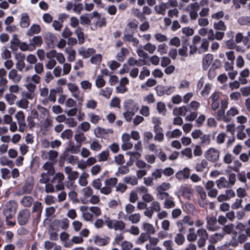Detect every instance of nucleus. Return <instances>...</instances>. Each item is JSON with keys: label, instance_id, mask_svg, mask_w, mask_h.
I'll return each mask as SVG.
<instances>
[{"label": "nucleus", "instance_id": "4d7b16f0", "mask_svg": "<svg viewBox=\"0 0 250 250\" xmlns=\"http://www.w3.org/2000/svg\"><path fill=\"white\" fill-rule=\"evenodd\" d=\"M4 99L9 105H12L14 104L17 96L12 93H7L4 96Z\"/></svg>", "mask_w": 250, "mask_h": 250}, {"label": "nucleus", "instance_id": "f8f14e48", "mask_svg": "<svg viewBox=\"0 0 250 250\" xmlns=\"http://www.w3.org/2000/svg\"><path fill=\"white\" fill-rule=\"evenodd\" d=\"M33 181L32 178H28L23 187L22 191L17 192V195H21L23 193H30L33 188Z\"/></svg>", "mask_w": 250, "mask_h": 250}, {"label": "nucleus", "instance_id": "603ef678", "mask_svg": "<svg viewBox=\"0 0 250 250\" xmlns=\"http://www.w3.org/2000/svg\"><path fill=\"white\" fill-rule=\"evenodd\" d=\"M200 139L202 145H209L210 144L211 138L209 134H203Z\"/></svg>", "mask_w": 250, "mask_h": 250}, {"label": "nucleus", "instance_id": "bb28decb", "mask_svg": "<svg viewBox=\"0 0 250 250\" xmlns=\"http://www.w3.org/2000/svg\"><path fill=\"white\" fill-rule=\"evenodd\" d=\"M65 52L68 55L67 57L68 62H73L75 60L76 51L71 47H67L64 50Z\"/></svg>", "mask_w": 250, "mask_h": 250}, {"label": "nucleus", "instance_id": "20e7f679", "mask_svg": "<svg viewBox=\"0 0 250 250\" xmlns=\"http://www.w3.org/2000/svg\"><path fill=\"white\" fill-rule=\"evenodd\" d=\"M67 87L72 96L76 99L79 103H82L83 101V94L81 93L80 89L76 84L69 83L67 84Z\"/></svg>", "mask_w": 250, "mask_h": 250}, {"label": "nucleus", "instance_id": "cd10ccee", "mask_svg": "<svg viewBox=\"0 0 250 250\" xmlns=\"http://www.w3.org/2000/svg\"><path fill=\"white\" fill-rule=\"evenodd\" d=\"M182 134V132L179 129H175L172 131H168L166 133V136L168 138H177Z\"/></svg>", "mask_w": 250, "mask_h": 250}, {"label": "nucleus", "instance_id": "39448f33", "mask_svg": "<svg viewBox=\"0 0 250 250\" xmlns=\"http://www.w3.org/2000/svg\"><path fill=\"white\" fill-rule=\"evenodd\" d=\"M219 155V151L218 149L210 147L205 151L204 156L209 161L215 162L218 160Z\"/></svg>", "mask_w": 250, "mask_h": 250}, {"label": "nucleus", "instance_id": "13d9d810", "mask_svg": "<svg viewBox=\"0 0 250 250\" xmlns=\"http://www.w3.org/2000/svg\"><path fill=\"white\" fill-rule=\"evenodd\" d=\"M8 80L6 78H0V97H1L5 91Z\"/></svg>", "mask_w": 250, "mask_h": 250}, {"label": "nucleus", "instance_id": "ea45409f", "mask_svg": "<svg viewBox=\"0 0 250 250\" xmlns=\"http://www.w3.org/2000/svg\"><path fill=\"white\" fill-rule=\"evenodd\" d=\"M123 181L126 184H130L132 186H135L138 184L137 178L135 176L125 177Z\"/></svg>", "mask_w": 250, "mask_h": 250}, {"label": "nucleus", "instance_id": "8fccbe9b", "mask_svg": "<svg viewBox=\"0 0 250 250\" xmlns=\"http://www.w3.org/2000/svg\"><path fill=\"white\" fill-rule=\"evenodd\" d=\"M64 179V175L62 173L58 172L52 178L51 182L52 183H55V182H57V183H63V181Z\"/></svg>", "mask_w": 250, "mask_h": 250}, {"label": "nucleus", "instance_id": "a211bd4d", "mask_svg": "<svg viewBox=\"0 0 250 250\" xmlns=\"http://www.w3.org/2000/svg\"><path fill=\"white\" fill-rule=\"evenodd\" d=\"M125 41L131 42L132 45L136 47L139 43V41L136 38H134L132 34L125 33L123 37Z\"/></svg>", "mask_w": 250, "mask_h": 250}, {"label": "nucleus", "instance_id": "f03ea898", "mask_svg": "<svg viewBox=\"0 0 250 250\" xmlns=\"http://www.w3.org/2000/svg\"><path fill=\"white\" fill-rule=\"evenodd\" d=\"M104 222L109 229L123 231L125 227V223L122 220L111 219L109 217L104 216Z\"/></svg>", "mask_w": 250, "mask_h": 250}, {"label": "nucleus", "instance_id": "e433bc0d", "mask_svg": "<svg viewBox=\"0 0 250 250\" xmlns=\"http://www.w3.org/2000/svg\"><path fill=\"white\" fill-rule=\"evenodd\" d=\"M216 184L219 189L227 188L229 187L227 180L223 177L220 178L216 181Z\"/></svg>", "mask_w": 250, "mask_h": 250}, {"label": "nucleus", "instance_id": "aec40b11", "mask_svg": "<svg viewBox=\"0 0 250 250\" xmlns=\"http://www.w3.org/2000/svg\"><path fill=\"white\" fill-rule=\"evenodd\" d=\"M224 236V232L215 233L210 236L209 241L211 244H215L218 241L222 240Z\"/></svg>", "mask_w": 250, "mask_h": 250}, {"label": "nucleus", "instance_id": "6e6552de", "mask_svg": "<svg viewBox=\"0 0 250 250\" xmlns=\"http://www.w3.org/2000/svg\"><path fill=\"white\" fill-rule=\"evenodd\" d=\"M123 107L125 110L131 111L134 112H136L139 109L138 104L131 99L124 101Z\"/></svg>", "mask_w": 250, "mask_h": 250}, {"label": "nucleus", "instance_id": "72a5a7b5", "mask_svg": "<svg viewBox=\"0 0 250 250\" xmlns=\"http://www.w3.org/2000/svg\"><path fill=\"white\" fill-rule=\"evenodd\" d=\"M34 202L33 198L30 196H24L22 198L20 202L24 207H30Z\"/></svg>", "mask_w": 250, "mask_h": 250}, {"label": "nucleus", "instance_id": "69168bd1", "mask_svg": "<svg viewBox=\"0 0 250 250\" xmlns=\"http://www.w3.org/2000/svg\"><path fill=\"white\" fill-rule=\"evenodd\" d=\"M182 192L184 197L189 199L190 195L193 193V190L188 187H184L182 188Z\"/></svg>", "mask_w": 250, "mask_h": 250}, {"label": "nucleus", "instance_id": "473e14b6", "mask_svg": "<svg viewBox=\"0 0 250 250\" xmlns=\"http://www.w3.org/2000/svg\"><path fill=\"white\" fill-rule=\"evenodd\" d=\"M109 156V151L108 150L101 152L97 155L98 161L99 162H105L108 160Z\"/></svg>", "mask_w": 250, "mask_h": 250}, {"label": "nucleus", "instance_id": "7ed1b4c3", "mask_svg": "<svg viewBox=\"0 0 250 250\" xmlns=\"http://www.w3.org/2000/svg\"><path fill=\"white\" fill-rule=\"evenodd\" d=\"M40 81V76L37 74H34L32 76H27L25 79L26 89L29 92H34L36 89V84L39 83Z\"/></svg>", "mask_w": 250, "mask_h": 250}, {"label": "nucleus", "instance_id": "3c124183", "mask_svg": "<svg viewBox=\"0 0 250 250\" xmlns=\"http://www.w3.org/2000/svg\"><path fill=\"white\" fill-rule=\"evenodd\" d=\"M188 108L185 106H181L174 110L173 112L175 115L185 116L188 112Z\"/></svg>", "mask_w": 250, "mask_h": 250}, {"label": "nucleus", "instance_id": "b1692460", "mask_svg": "<svg viewBox=\"0 0 250 250\" xmlns=\"http://www.w3.org/2000/svg\"><path fill=\"white\" fill-rule=\"evenodd\" d=\"M44 119V120L40 121V126L42 129L46 130L49 126L51 125L52 120L51 116L46 117Z\"/></svg>", "mask_w": 250, "mask_h": 250}, {"label": "nucleus", "instance_id": "2eb2a0df", "mask_svg": "<svg viewBox=\"0 0 250 250\" xmlns=\"http://www.w3.org/2000/svg\"><path fill=\"white\" fill-rule=\"evenodd\" d=\"M142 229L144 230L145 233L148 235H153L156 232L155 227L149 223L143 222L142 223Z\"/></svg>", "mask_w": 250, "mask_h": 250}, {"label": "nucleus", "instance_id": "bf43d9fd", "mask_svg": "<svg viewBox=\"0 0 250 250\" xmlns=\"http://www.w3.org/2000/svg\"><path fill=\"white\" fill-rule=\"evenodd\" d=\"M217 119L218 120H222L225 122H228L229 121V118L225 115V110L220 109L217 113Z\"/></svg>", "mask_w": 250, "mask_h": 250}, {"label": "nucleus", "instance_id": "ddd939ff", "mask_svg": "<svg viewBox=\"0 0 250 250\" xmlns=\"http://www.w3.org/2000/svg\"><path fill=\"white\" fill-rule=\"evenodd\" d=\"M96 51L92 48H85L82 47L78 50L79 54L83 58H87L95 53Z\"/></svg>", "mask_w": 250, "mask_h": 250}, {"label": "nucleus", "instance_id": "79ce46f5", "mask_svg": "<svg viewBox=\"0 0 250 250\" xmlns=\"http://www.w3.org/2000/svg\"><path fill=\"white\" fill-rule=\"evenodd\" d=\"M74 139L75 141L78 144L77 147H79L81 146L82 142H84L86 140V138L84 137V134L79 131H77L74 136Z\"/></svg>", "mask_w": 250, "mask_h": 250}, {"label": "nucleus", "instance_id": "4be33fe9", "mask_svg": "<svg viewBox=\"0 0 250 250\" xmlns=\"http://www.w3.org/2000/svg\"><path fill=\"white\" fill-rule=\"evenodd\" d=\"M17 207V204L15 201H10L5 204L4 209L8 211H11L12 214H15Z\"/></svg>", "mask_w": 250, "mask_h": 250}, {"label": "nucleus", "instance_id": "5fc2aeb1", "mask_svg": "<svg viewBox=\"0 0 250 250\" xmlns=\"http://www.w3.org/2000/svg\"><path fill=\"white\" fill-rule=\"evenodd\" d=\"M112 91L111 88L106 87L99 91V95H102L107 99H109L111 94Z\"/></svg>", "mask_w": 250, "mask_h": 250}, {"label": "nucleus", "instance_id": "4468645a", "mask_svg": "<svg viewBox=\"0 0 250 250\" xmlns=\"http://www.w3.org/2000/svg\"><path fill=\"white\" fill-rule=\"evenodd\" d=\"M20 25L22 28H27L30 23L29 16L26 13H22L21 15Z\"/></svg>", "mask_w": 250, "mask_h": 250}, {"label": "nucleus", "instance_id": "dca6fc26", "mask_svg": "<svg viewBox=\"0 0 250 250\" xmlns=\"http://www.w3.org/2000/svg\"><path fill=\"white\" fill-rule=\"evenodd\" d=\"M64 172L67 175V178L70 180H75L79 175L78 172L73 171L72 168L70 167H64Z\"/></svg>", "mask_w": 250, "mask_h": 250}, {"label": "nucleus", "instance_id": "0eeeda50", "mask_svg": "<svg viewBox=\"0 0 250 250\" xmlns=\"http://www.w3.org/2000/svg\"><path fill=\"white\" fill-rule=\"evenodd\" d=\"M30 216V212L29 210L23 209L18 214V222L21 226L25 225L28 222Z\"/></svg>", "mask_w": 250, "mask_h": 250}, {"label": "nucleus", "instance_id": "f257e3e1", "mask_svg": "<svg viewBox=\"0 0 250 250\" xmlns=\"http://www.w3.org/2000/svg\"><path fill=\"white\" fill-rule=\"evenodd\" d=\"M46 57L48 61L45 66L48 69H52L56 65L57 61L62 64L65 62V58L62 53L57 52L55 50H51L46 53Z\"/></svg>", "mask_w": 250, "mask_h": 250}, {"label": "nucleus", "instance_id": "1a4fd4ad", "mask_svg": "<svg viewBox=\"0 0 250 250\" xmlns=\"http://www.w3.org/2000/svg\"><path fill=\"white\" fill-rule=\"evenodd\" d=\"M207 220V228L211 231H215L218 229L219 227L217 226V219L214 216H207L206 217Z\"/></svg>", "mask_w": 250, "mask_h": 250}, {"label": "nucleus", "instance_id": "f704fd0d", "mask_svg": "<svg viewBox=\"0 0 250 250\" xmlns=\"http://www.w3.org/2000/svg\"><path fill=\"white\" fill-rule=\"evenodd\" d=\"M141 214L139 213H132L128 215L127 220L132 224H137L141 220Z\"/></svg>", "mask_w": 250, "mask_h": 250}, {"label": "nucleus", "instance_id": "a19ab883", "mask_svg": "<svg viewBox=\"0 0 250 250\" xmlns=\"http://www.w3.org/2000/svg\"><path fill=\"white\" fill-rule=\"evenodd\" d=\"M148 234L145 232H142L135 241V243L137 245H142L148 240Z\"/></svg>", "mask_w": 250, "mask_h": 250}, {"label": "nucleus", "instance_id": "393cba45", "mask_svg": "<svg viewBox=\"0 0 250 250\" xmlns=\"http://www.w3.org/2000/svg\"><path fill=\"white\" fill-rule=\"evenodd\" d=\"M46 155H48L49 159L53 163L54 162H55L58 154L57 151L51 150L48 152H43L42 154V157L44 159H46Z\"/></svg>", "mask_w": 250, "mask_h": 250}, {"label": "nucleus", "instance_id": "412c9836", "mask_svg": "<svg viewBox=\"0 0 250 250\" xmlns=\"http://www.w3.org/2000/svg\"><path fill=\"white\" fill-rule=\"evenodd\" d=\"M37 108L40 113V116H38V115H37L36 117L39 120L50 116L48 110L45 108L43 107L40 105H37Z\"/></svg>", "mask_w": 250, "mask_h": 250}, {"label": "nucleus", "instance_id": "680f3d73", "mask_svg": "<svg viewBox=\"0 0 250 250\" xmlns=\"http://www.w3.org/2000/svg\"><path fill=\"white\" fill-rule=\"evenodd\" d=\"M237 22L241 25H248L250 24V19L248 16H242L238 19Z\"/></svg>", "mask_w": 250, "mask_h": 250}, {"label": "nucleus", "instance_id": "423d86ee", "mask_svg": "<svg viewBox=\"0 0 250 250\" xmlns=\"http://www.w3.org/2000/svg\"><path fill=\"white\" fill-rule=\"evenodd\" d=\"M199 9V5L197 2L190 3L186 8V11L189 13V17L191 20L197 19L198 16L197 12Z\"/></svg>", "mask_w": 250, "mask_h": 250}, {"label": "nucleus", "instance_id": "2f4dec72", "mask_svg": "<svg viewBox=\"0 0 250 250\" xmlns=\"http://www.w3.org/2000/svg\"><path fill=\"white\" fill-rule=\"evenodd\" d=\"M41 31V27L39 25L34 24L27 30L26 35L31 36L34 34H38Z\"/></svg>", "mask_w": 250, "mask_h": 250}, {"label": "nucleus", "instance_id": "6ab92c4d", "mask_svg": "<svg viewBox=\"0 0 250 250\" xmlns=\"http://www.w3.org/2000/svg\"><path fill=\"white\" fill-rule=\"evenodd\" d=\"M167 9V3L165 2H161L159 4L156 5L154 6V10L156 13L163 16L165 15Z\"/></svg>", "mask_w": 250, "mask_h": 250}, {"label": "nucleus", "instance_id": "c9c22d12", "mask_svg": "<svg viewBox=\"0 0 250 250\" xmlns=\"http://www.w3.org/2000/svg\"><path fill=\"white\" fill-rule=\"evenodd\" d=\"M183 233L178 232L174 237V242L178 246L183 245L186 241L185 237Z\"/></svg>", "mask_w": 250, "mask_h": 250}, {"label": "nucleus", "instance_id": "5701e85b", "mask_svg": "<svg viewBox=\"0 0 250 250\" xmlns=\"http://www.w3.org/2000/svg\"><path fill=\"white\" fill-rule=\"evenodd\" d=\"M155 133L154 140L159 142H162L164 140V134L163 133L162 128H155L154 129Z\"/></svg>", "mask_w": 250, "mask_h": 250}, {"label": "nucleus", "instance_id": "c756f323", "mask_svg": "<svg viewBox=\"0 0 250 250\" xmlns=\"http://www.w3.org/2000/svg\"><path fill=\"white\" fill-rule=\"evenodd\" d=\"M75 33L77 37L79 43L80 44L83 43L84 42V38L83 33V29L80 26L76 27V29L75 30Z\"/></svg>", "mask_w": 250, "mask_h": 250}, {"label": "nucleus", "instance_id": "774afa93", "mask_svg": "<svg viewBox=\"0 0 250 250\" xmlns=\"http://www.w3.org/2000/svg\"><path fill=\"white\" fill-rule=\"evenodd\" d=\"M173 242L171 240H166L163 242V246L166 250H174Z\"/></svg>", "mask_w": 250, "mask_h": 250}, {"label": "nucleus", "instance_id": "e2e57ef3", "mask_svg": "<svg viewBox=\"0 0 250 250\" xmlns=\"http://www.w3.org/2000/svg\"><path fill=\"white\" fill-rule=\"evenodd\" d=\"M207 166V161L206 160H202L200 163L196 164L195 169L198 172H202Z\"/></svg>", "mask_w": 250, "mask_h": 250}, {"label": "nucleus", "instance_id": "c85d7f7f", "mask_svg": "<svg viewBox=\"0 0 250 250\" xmlns=\"http://www.w3.org/2000/svg\"><path fill=\"white\" fill-rule=\"evenodd\" d=\"M61 229H66L69 227V221L66 218H62L60 220H56L54 221Z\"/></svg>", "mask_w": 250, "mask_h": 250}, {"label": "nucleus", "instance_id": "6e6d98bb", "mask_svg": "<svg viewBox=\"0 0 250 250\" xmlns=\"http://www.w3.org/2000/svg\"><path fill=\"white\" fill-rule=\"evenodd\" d=\"M164 207L166 208H170L175 206V203L173 200V198L169 195L165 199Z\"/></svg>", "mask_w": 250, "mask_h": 250}, {"label": "nucleus", "instance_id": "37998d69", "mask_svg": "<svg viewBox=\"0 0 250 250\" xmlns=\"http://www.w3.org/2000/svg\"><path fill=\"white\" fill-rule=\"evenodd\" d=\"M171 185L169 183L163 182L158 185L156 189V191L166 192L171 188Z\"/></svg>", "mask_w": 250, "mask_h": 250}, {"label": "nucleus", "instance_id": "338daca9", "mask_svg": "<svg viewBox=\"0 0 250 250\" xmlns=\"http://www.w3.org/2000/svg\"><path fill=\"white\" fill-rule=\"evenodd\" d=\"M117 182L118 180L116 178H110L104 181V185L112 189V188L117 184Z\"/></svg>", "mask_w": 250, "mask_h": 250}, {"label": "nucleus", "instance_id": "a18cd8bd", "mask_svg": "<svg viewBox=\"0 0 250 250\" xmlns=\"http://www.w3.org/2000/svg\"><path fill=\"white\" fill-rule=\"evenodd\" d=\"M43 168L49 175H54L55 170L53 166L52 162H46L43 166Z\"/></svg>", "mask_w": 250, "mask_h": 250}, {"label": "nucleus", "instance_id": "58836bf2", "mask_svg": "<svg viewBox=\"0 0 250 250\" xmlns=\"http://www.w3.org/2000/svg\"><path fill=\"white\" fill-rule=\"evenodd\" d=\"M30 43L34 47V49L36 46H40L42 44V40L40 36H37L33 37L30 40Z\"/></svg>", "mask_w": 250, "mask_h": 250}, {"label": "nucleus", "instance_id": "09e8293b", "mask_svg": "<svg viewBox=\"0 0 250 250\" xmlns=\"http://www.w3.org/2000/svg\"><path fill=\"white\" fill-rule=\"evenodd\" d=\"M213 27L216 30L223 31H226L227 29V26H226L224 22L221 20L214 22Z\"/></svg>", "mask_w": 250, "mask_h": 250}, {"label": "nucleus", "instance_id": "9b49d317", "mask_svg": "<svg viewBox=\"0 0 250 250\" xmlns=\"http://www.w3.org/2000/svg\"><path fill=\"white\" fill-rule=\"evenodd\" d=\"M213 58V55L210 53H208L203 56L202 61L203 70H206L208 68L212 62Z\"/></svg>", "mask_w": 250, "mask_h": 250}, {"label": "nucleus", "instance_id": "c03bdc74", "mask_svg": "<svg viewBox=\"0 0 250 250\" xmlns=\"http://www.w3.org/2000/svg\"><path fill=\"white\" fill-rule=\"evenodd\" d=\"M42 203L39 202H36L33 208V212L38 213V219L40 220L42 212Z\"/></svg>", "mask_w": 250, "mask_h": 250}, {"label": "nucleus", "instance_id": "de8ad7c7", "mask_svg": "<svg viewBox=\"0 0 250 250\" xmlns=\"http://www.w3.org/2000/svg\"><path fill=\"white\" fill-rule=\"evenodd\" d=\"M143 48L149 54H152L155 52L156 49V46L154 44L148 42L144 46Z\"/></svg>", "mask_w": 250, "mask_h": 250}, {"label": "nucleus", "instance_id": "f3484780", "mask_svg": "<svg viewBox=\"0 0 250 250\" xmlns=\"http://www.w3.org/2000/svg\"><path fill=\"white\" fill-rule=\"evenodd\" d=\"M81 192L84 199L82 200V202L83 204H86L87 202L85 201V199L89 198L92 195L93 191L90 187H86L81 190Z\"/></svg>", "mask_w": 250, "mask_h": 250}, {"label": "nucleus", "instance_id": "4c0bfd02", "mask_svg": "<svg viewBox=\"0 0 250 250\" xmlns=\"http://www.w3.org/2000/svg\"><path fill=\"white\" fill-rule=\"evenodd\" d=\"M89 177V175L85 172L82 173L79 178V184L80 186L85 187L88 184L87 179Z\"/></svg>", "mask_w": 250, "mask_h": 250}, {"label": "nucleus", "instance_id": "052dcab7", "mask_svg": "<svg viewBox=\"0 0 250 250\" xmlns=\"http://www.w3.org/2000/svg\"><path fill=\"white\" fill-rule=\"evenodd\" d=\"M238 131L237 133V137L238 139L239 140H243L246 137V134L244 131V128H245V125H242L240 126H239L238 127Z\"/></svg>", "mask_w": 250, "mask_h": 250}, {"label": "nucleus", "instance_id": "9d476101", "mask_svg": "<svg viewBox=\"0 0 250 250\" xmlns=\"http://www.w3.org/2000/svg\"><path fill=\"white\" fill-rule=\"evenodd\" d=\"M8 77L9 79L14 83H19L22 79L21 75L19 74L16 69H11L8 73Z\"/></svg>", "mask_w": 250, "mask_h": 250}, {"label": "nucleus", "instance_id": "49530a36", "mask_svg": "<svg viewBox=\"0 0 250 250\" xmlns=\"http://www.w3.org/2000/svg\"><path fill=\"white\" fill-rule=\"evenodd\" d=\"M157 83V81L153 79H148L146 82L141 85V87L147 90L148 87H152L155 85Z\"/></svg>", "mask_w": 250, "mask_h": 250}, {"label": "nucleus", "instance_id": "864d4df0", "mask_svg": "<svg viewBox=\"0 0 250 250\" xmlns=\"http://www.w3.org/2000/svg\"><path fill=\"white\" fill-rule=\"evenodd\" d=\"M28 101L23 97L20 100L17 101L16 103L17 106L22 109H26L28 106Z\"/></svg>", "mask_w": 250, "mask_h": 250}, {"label": "nucleus", "instance_id": "a878e982", "mask_svg": "<svg viewBox=\"0 0 250 250\" xmlns=\"http://www.w3.org/2000/svg\"><path fill=\"white\" fill-rule=\"evenodd\" d=\"M209 46V42L207 39H203L201 41V43L198 47V52L200 54L208 51Z\"/></svg>", "mask_w": 250, "mask_h": 250}, {"label": "nucleus", "instance_id": "0e129e2a", "mask_svg": "<svg viewBox=\"0 0 250 250\" xmlns=\"http://www.w3.org/2000/svg\"><path fill=\"white\" fill-rule=\"evenodd\" d=\"M102 56L100 54H96L90 58V62L94 64H99L102 62Z\"/></svg>", "mask_w": 250, "mask_h": 250}, {"label": "nucleus", "instance_id": "7c9ffc66", "mask_svg": "<svg viewBox=\"0 0 250 250\" xmlns=\"http://www.w3.org/2000/svg\"><path fill=\"white\" fill-rule=\"evenodd\" d=\"M93 240L94 243L99 246H105L108 243L107 239L97 235L93 237Z\"/></svg>", "mask_w": 250, "mask_h": 250}]
</instances>
